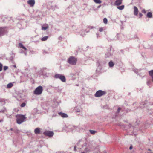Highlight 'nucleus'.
Segmentation results:
<instances>
[{
  "label": "nucleus",
  "instance_id": "nucleus-1",
  "mask_svg": "<svg viewBox=\"0 0 153 153\" xmlns=\"http://www.w3.org/2000/svg\"><path fill=\"white\" fill-rule=\"evenodd\" d=\"M82 148L84 149L86 153L91 152L94 148L93 146L91 144H89L87 145L86 143H85L82 146Z\"/></svg>",
  "mask_w": 153,
  "mask_h": 153
},
{
  "label": "nucleus",
  "instance_id": "nucleus-2",
  "mask_svg": "<svg viewBox=\"0 0 153 153\" xmlns=\"http://www.w3.org/2000/svg\"><path fill=\"white\" fill-rule=\"evenodd\" d=\"M16 122L18 124H21L22 123L25 121L26 117L23 115H18L16 116Z\"/></svg>",
  "mask_w": 153,
  "mask_h": 153
},
{
  "label": "nucleus",
  "instance_id": "nucleus-3",
  "mask_svg": "<svg viewBox=\"0 0 153 153\" xmlns=\"http://www.w3.org/2000/svg\"><path fill=\"white\" fill-rule=\"evenodd\" d=\"M55 79H59L62 82H66V78L65 76L62 74H56L54 76Z\"/></svg>",
  "mask_w": 153,
  "mask_h": 153
},
{
  "label": "nucleus",
  "instance_id": "nucleus-4",
  "mask_svg": "<svg viewBox=\"0 0 153 153\" xmlns=\"http://www.w3.org/2000/svg\"><path fill=\"white\" fill-rule=\"evenodd\" d=\"M77 60L75 57L73 56L70 57L68 60V62L70 64L75 65L76 63Z\"/></svg>",
  "mask_w": 153,
  "mask_h": 153
},
{
  "label": "nucleus",
  "instance_id": "nucleus-5",
  "mask_svg": "<svg viewBox=\"0 0 153 153\" xmlns=\"http://www.w3.org/2000/svg\"><path fill=\"white\" fill-rule=\"evenodd\" d=\"M43 88L41 86H39L36 88L34 92L35 94L39 95L41 94L43 91Z\"/></svg>",
  "mask_w": 153,
  "mask_h": 153
},
{
  "label": "nucleus",
  "instance_id": "nucleus-6",
  "mask_svg": "<svg viewBox=\"0 0 153 153\" xmlns=\"http://www.w3.org/2000/svg\"><path fill=\"white\" fill-rule=\"evenodd\" d=\"M106 94V92L105 91H103L101 90H99L96 92L94 96L96 97H99L105 95Z\"/></svg>",
  "mask_w": 153,
  "mask_h": 153
},
{
  "label": "nucleus",
  "instance_id": "nucleus-7",
  "mask_svg": "<svg viewBox=\"0 0 153 153\" xmlns=\"http://www.w3.org/2000/svg\"><path fill=\"white\" fill-rule=\"evenodd\" d=\"M111 47L108 50V52L106 53L105 54V58H111L112 57L113 55V52L111 51Z\"/></svg>",
  "mask_w": 153,
  "mask_h": 153
},
{
  "label": "nucleus",
  "instance_id": "nucleus-8",
  "mask_svg": "<svg viewBox=\"0 0 153 153\" xmlns=\"http://www.w3.org/2000/svg\"><path fill=\"white\" fill-rule=\"evenodd\" d=\"M43 134L46 136H48L49 137H52L54 133L52 131H45L43 133Z\"/></svg>",
  "mask_w": 153,
  "mask_h": 153
},
{
  "label": "nucleus",
  "instance_id": "nucleus-9",
  "mask_svg": "<svg viewBox=\"0 0 153 153\" xmlns=\"http://www.w3.org/2000/svg\"><path fill=\"white\" fill-rule=\"evenodd\" d=\"M149 103L147 102V101H145L144 102H142L140 103V107L141 108H143L147 106L148 105H149Z\"/></svg>",
  "mask_w": 153,
  "mask_h": 153
},
{
  "label": "nucleus",
  "instance_id": "nucleus-10",
  "mask_svg": "<svg viewBox=\"0 0 153 153\" xmlns=\"http://www.w3.org/2000/svg\"><path fill=\"white\" fill-rule=\"evenodd\" d=\"M7 33V30L4 28H0V36L4 35Z\"/></svg>",
  "mask_w": 153,
  "mask_h": 153
},
{
  "label": "nucleus",
  "instance_id": "nucleus-11",
  "mask_svg": "<svg viewBox=\"0 0 153 153\" xmlns=\"http://www.w3.org/2000/svg\"><path fill=\"white\" fill-rule=\"evenodd\" d=\"M27 2L30 7H33L35 4V1L34 0H29L27 1Z\"/></svg>",
  "mask_w": 153,
  "mask_h": 153
},
{
  "label": "nucleus",
  "instance_id": "nucleus-12",
  "mask_svg": "<svg viewBox=\"0 0 153 153\" xmlns=\"http://www.w3.org/2000/svg\"><path fill=\"white\" fill-rule=\"evenodd\" d=\"M97 64L98 65V67L97 68V69L96 70L97 71H99L102 68L101 66L102 65V62H97Z\"/></svg>",
  "mask_w": 153,
  "mask_h": 153
},
{
  "label": "nucleus",
  "instance_id": "nucleus-13",
  "mask_svg": "<svg viewBox=\"0 0 153 153\" xmlns=\"http://www.w3.org/2000/svg\"><path fill=\"white\" fill-rule=\"evenodd\" d=\"M89 31H86V30L82 29L81 30L80 32V35L83 36L85 35L86 33L88 32Z\"/></svg>",
  "mask_w": 153,
  "mask_h": 153
},
{
  "label": "nucleus",
  "instance_id": "nucleus-14",
  "mask_svg": "<svg viewBox=\"0 0 153 153\" xmlns=\"http://www.w3.org/2000/svg\"><path fill=\"white\" fill-rule=\"evenodd\" d=\"M58 114L63 118L67 117H68V115L66 114L61 112H59Z\"/></svg>",
  "mask_w": 153,
  "mask_h": 153
},
{
  "label": "nucleus",
  "instance_id": "nucleus-15",
  "mask_svg": "<svg viewBox=\"0 0 153 153\" xmlns=\"http://www.w3.org/2000/svg\"><path fill=\"white\" fill-rule=\"evenodd\" d=\"M122 0H116L115 2V4L117 6L120 5L122 3Z\"/></svg>",
  "mask_w": 153,
  "mask_h": 153
},
{
  "label": "nucleus",
  "instance_id": "nucleus-16",
  "mask_svg": "<svg viewBox=\"0 0 153 153\" xmlns=\"http://www.w3.org/2000/svg\"><path fill=\"white\" fill-rule=\"evenodd\" d=\"M34 133L36 134H38L40 133V129L39 128H37L34 130Z\"/></svg>",
  "mask_w": 153,
  "mask_h": 153
},
{
  "label": "nucleus",
  "instance_id": "nucleus-17",
  "mask_svg": "<svg viewBox=\"0 0 153 153\" xmlns=\"http://www.w3.org/2000/svg\"><path fill=\"white\" fill-rule=\"evenodd\" d=\"M134 14L136 16H137L138 13V9L137 8V7L136 6H134Z\"/></svg>",
  "mask_w": 153,
  "mask_h": 153
},
{
  "label": "nucleus",
  "instance_id": "nucleus-18",
  "mask_svg": "<svg viewBox=\"0 0 153 153\" xmlns=\"http://www.w3.org/2000/svg\"><path fill=\"white\" fill-rule=\"evenodd\" d=\"M149 74L152 78V81L153 82V70L149 71Z\"/></svg>",
  "mask_w": 153,
  "mask_h": 153
},
{
  "label": "nucleus",
  "instance_id": "nucleus-19",
  "mask_svg": "<svg viewBox=\"0 0 153 153\" xmlns=\"http://www.w3.org/2000/svg\"><path fill=\"white\" fill-rule=\"evenodd\" d=\"M108 65L110 67L112 68L114 66V64L112 61H111L108 63Z\"/></svg>",
  "mask_w": 153,
  "mask_h": 153
},
{
  "label": "nucleus",
  "instance_id": "nucleus-20",
  "mask_svg": "<svg viewBox=\"0 0 153 153\" xmlns=\"http://www.w3.org/2000/svg\"><path fill=\"white\" fill-rule=\"evenodd\" d=\"M19 46L21 48H22L23 49H24L25 50H27V48L24 47L22 44L21 43H19Z\"/></svg>",
  "mask_w": 153,
  "mask_h": 153
},
{
  "label": "nucleus",
  "instance_id": "nucleus-21",
  "mask_svg": "<svg viewBox=\"0 0 153 153\" xmlns=\"http://www.w3.org/2000/svg\"><path fill=\"white\" fill-rule=\"evenodd\" d=\"M69 128L70 129V131H72L75 128V126H69Z\"/></svg>",
  "mask_w": 153,
  "mask_h": 153
},
{
  "label": "nucleus",
  "instance_id": "nucleus-22",
  "mask_svg": "<svg viewBox=\"0 0 153 153\" xmlns=\"http://www.w3.org/2000/svg\"><path fill=\"white\" fill-rule=\"evenodd\" d=\"M81 110L80 108L76 107L75 109V111L76 112H80Z\"/></svg>",
  "mask_w": 153,
  "mask_h": 153
},
{
  "label": "nucleus",
  "instance_id": "nucleus-23",
  "mask_svg": "<svg viewBox=\"0 0 153 153\" xmlns=\"http://www.w3.org/2000/svg\"><path fill=\"white\" fill-rule=\"evenodd\" d=\"M152 13L150 12H149L148 13L147 16L148 18H151L152 17Z\"/></svg>",
  "mask_w": 153,
  "mask_h": 153
},
{
  "label": "nucleus",
  "instance_id": "nucleus-24",
  "mask_svg": "<svg viewBox=\"0 0 153 153\" xmlns=\"http://www.w3.org/2000/svg\"><path fill=\"white\" fill-rule=\"evenodd\" d=\"M13 84L12 83H10L7 85V87L9 88H10L13 86Z\"/></svg>",
  "mask_w": 153,
  "mask_h": 153
},
{
  "label": "nucleus",
  "instance_id": "nucleus-25",
  "mask_svg": "<svg viewBox=\"0 0 153 153\" xmlns=\"http://www.w3.org/2000/svg\"><path fill=\"white\" fill-rule=\"evenodd\" d=\"M124 7V6L123 5H121V6H118L117 7V8L120 10H123Z\"/></svg>",
  "mask_w": 153,
  "mask_h": 153
},
{
  "label": "nucleus",
  "instance_id": "nucleus-26",
  "mask_svg": "<svg viewBox=\"0 0 153 153\" xmlns=\"http://www.w3.org/2000/svg\"><path fill=\"white\" fill-rule=\"evenodd\" d=\"M93 1L96 4H100L102 3L100 0H93Z\"/></svg>",
  "mask_w": 153,
  "mask_h": 153
},
{
  "label": "nucleus",
  "instance_id": "nucleus-27",
  "mask_svg": "<svg viewBox=\"0 0 153 153\" xmlns=\"http://www.w3.org/2000/svg\"><path fill=\"white\" fill-rule=\"evenodd\" d=\"M48 38V36H44V37H43V38H42L41 39V40L42 41H45Z\"/></svg>",
  "mask_w": 153,
  "mask_h": 153
},
{
  "label": "nucleus",
  "instance_id": "nucleus-28",
  "mask_svg": "<svg viewBox=\"0 0 153 153\" xmlns=\"http://www.w3.org/2000/svg\"><path fill=\"white\" fill-rule=\"evenodd\" d=\"M48 27L47 25L46 26H42V29L43 30H45L48 28Z\"/></svg>",
  "mask_w": 153,
  "mask_h": 153
},
{
  "label": "nucleus",
  "instance_id": "nucleus-29",
  "mask_svg": "<svg viewBox=\"0 0 153 153\" xmlns=\"http://www.w3.org/2000/svg\"><path fill=\"white\" fill-rule=\"evenodd\" d=\"M103 23L105 24H107L108 22V20L106 18H105L103 19Z\"/></svg>",
  "mask_w": 153,
  "mask_h": 153
},
{
  "label": "nucleus",
  "instance_id": "nucleus-30",
  "mask_svg": "<svg viewBox=\"0 0 153 153\" xmlns=\"http://www.w3.org/2000/svg\"><path fill=\"white\" fill-rule=\"evenodd\" d=\"M6 111V108H4L1 110H0V113H3Z\"/></svg>",
  "mask_w": 153,
  "mask_h": 153
},
{
  "label": "nucleus",
  "instance_id": "nucleus-31",
  "mask_svg": "<svg viewBox=\"0 0 153 153\" xmlns=\"http://www.w3.org/2000/svg\"><path fill=\"white\" fill-rule=\"evenodd\" d=\"M89 131L91 134H94L96 132V131H95L91 130H89Z\"/></svg>",
  "mask_w": 153,
  "mask_h": 153
},
{
  "label": "nucleus",
  "instance_id": "nucleus-32",
  "mask_svg": "<svg viewBox=\"0 0 153 153\" xmlns=\"http://www.w3.org/2000/svg\"><path fill=\"white\" fill-rule=\"evenodd\" d=\"M134 71L138 75H140V73L138 72V71L137 69H134Z\"/></svg>",
  "mask_w": 153,
  "mask_h": 153
},
{
  "label": "nucleus",
  "instance_id": "nucleus-33",
  "mask_svg": "<svg viewBox=\"0 0 153 153\" xmlns=\"http://www.w3.org/2000/svg\"><path fill=\"white\" fill-rule=\"evenodd\" d=\"M26 105V103H25L23 102L21 104L20 106L22 107H25Z\"/></svg>",
  "mask_w": 153,
  "mask_h": 153
},
{
  "label": "nucleus",
  "instance_id": "nucleus-34",
  "mask_svg": "<svg viewBox=\"0 0 153 153\" xmlns=\"http://www.w3.org/2000/svg\"><path fill=\"white\" fill-rule=\"evenodd\" d=\"M76 74V72L75 73H71L70 74V75L72 77L73 76H75Z\"/></svg>",
  "mask_w": 153,
  "mask_h": 153
},
{
  "label": "nucleus",
  "instance_id": "nucleus-35",
  "mask_svg": "<svg viewBox=\"0 0 153 153\" xmlns=\"http://www.w3.org/2000/svg\"><path fill=\"white\" fill-rule=\"evenodd\" d=\"M57 116V115L56 113H54L52 115V117H56Z\"/></svg>",
  "mask_w": 153,
  "mask_h": 153
},
{
  "label": "nucleus",
  "instance_id": "nucleus-36",
  "mask_svg": "<svg viewBox=\"0 0 153 153\" xmlns=\"http://www.w3.org/2000/svg\"><path fill=\"white\" fill-rule=\"evenodd\" d=\"M8 68V67L7 66H4L3 68V69L5 71Z\"/></svg>",
  "mask_w": 153,
  "mask_h": 153
},
{
  "label": "nucleus",
  "instance_id": "nucleus-37",
  "mask_svg": "<svg viewBox=\"0 0 153 153\" xmlns=\"http://www.w3.org/2000/svg\"><path fill=\"white\" fill-rule=\"evenodd\" d=\"M121 110V108H119L118 109H117V113H118L120 111V110Z\"/></svg>",
  "mask_w": 153,
  "mask_h": 153
},
{
  "label": "nucleus",
  "instance_id": "nucleus-38",
  "mask_svg": "<svg viewBox=\"0 0 153 153\" xmlns=\"http://www.w3.org/2000/svg\"><path fill=\"white\" fill-rule=\"evenodd\" d=\"M2 65L0 63V71H1L2 70Z\"/></svg>",
  "mask_w": 153,
  "mask_h": 153
},
{
  "label": "nucleus",
  "instance_id": "nucleus-39",
  "mask_svg": "<svg viewBox=\"0 0 153 153\" xmlns=\"http://www.w3.org/2000/svg\"><path fill=\"white\" fill-rule=\"evenodd\" d=\"M103 30V28L102 27L100 28L99 29V31L100 32H102Z\"/></svg>",
  "mask_w": 153,
  "mask_h": 153
},
{
  "label": "nucleus",
  "instance_id": "nucleus-40",
  "mask_svg": "<svg viewBox=\"0 0 153 153\" xmlns=\"http://www.w3.org/2000/svg\"><path fill=\"white\" fill-rule=\"evenodd\" d=\"M56 7V6H52L51 7V9L53 10H55V7Z\"/></svg>",
  "mask_w": 153,
  "mask_h": 153
},
{
  "label": "nucleus",
  "instance_id": "nucleus-41",
  "mask_svg": "<svg viewBox=\"0 0 153 153\" xmlns=\"http://www.w3.org/2000/svg\"><path fill=\"white\" fill-rule=\"evenodd\" d=\"M88 27L90 28V29H93L95 28V27H94L93 26H88Z\"/></svg>",
  "mask_w": 153,
  "mask_h": 153
},
{
  "label": "nucleus",
  "instance_id": "nucleus-42",
  "mask_svg": "<svg viewBox=\"0 0 153 153\" xmlns=\"http://www.w3.org/2000/svg\"><path fill=\"white\" fill-rule=\"evenodd\" d=\"M43 53L44 54H47L49 53V52H46L45 50H44L43 51Z\"/></svg>",
  "mask_w": 153,
  "mask_h": 153
},
{
  "label": "nucleus",
  "instance_id": "nucleus-43",
  "mask_svg": "<svg viewBox=\"0 0 153 153\" xmlns=\"http://www.w3.org/2000/svg\"><path fill=\"white\" fill-rule=\"evenodd\" d=\"M142 12L143 13H146V11L144 9H143L142 10Z\"/></svg>",
  "mask_w": 153,
  "mask_h": 153
},
{
  "label": "nucleus",
  "instance_id": "nucleus-44",
  "mask_svg": "<svg viewBox=\"0 0 153 153\" xmlns=\"http://www.w3.org/2000/svg\"><path fill=\"white\" fill-rule=\"evenodd\" d=\"M4 102V99H0V103Z\"/></svg>",
  "mask_w": 153,
  "mask_h": 153
},
{
  "label": "nucleus",
  "instance_id": "nucleus-45",
  "mask_svg": "<svg viewBox=\"0 0 153 153\" xmlns=\"http://www.w3.org/2000/svg\"><path fill=\"white\" fill-rule=\"evenodd\" d=\"M139 15L140 17H141L143 16L142 14L141 13H139Z\"/></svg>",
  "mask_w": 153,
  "mask_h": 153
},
{
  "label": "nucleus",
  "instance_id": "nucleus-46",
  "mask_svg": "<svg viewBox=\"0 0 153 153\" xmlns=\"http://www.w3.org/2000/svg\"><path fill=\"white\" fill-rule=\"evenodd\" d=\"M76 146H75L74 147V151H76Z\"/></svg>",
  "mask_w": 153,
  "mask_h": 153
},
{
  "label": "nucleus",
  "instance_id": "nucleus-47",
  "mask_svg": "<svg viewBox=\"0 0 153 153\" xmlns=\"http://www.w3.org/2000/svg\"><path fill=\"white\" fill-rule=\"evenodd\" d=\"M150 81H149V82H147V85H149V84H150Z\"/></svg>",
  "mask_w": 153,
  "mask_h": 153
},
{
  "label": "nucleus",
  "instance_id": "nucleus-48",
  "mask_svg": "<svg viewBox=\"0 0 153 153\" xmlns=\"http://www.w3.org/2000/svg\"><path fill=\"white\" fill-rule=\"evenodd\" d=\"M96 35H97V38H98V37L99 36V34L98 33H97L96 34Z\"/></svg>",
  "mask_w": 153,
  "mask_h": 153
},
{
  "label": "nucleus",
  "instance_id": "nucleus-49",
  "mask_svg": "<svg viewBox=\"0 0 153 153\" xmlns=\"http://www.w3.org/2000/svg\"><path fill=\"white\" fill-rule=\"evenodd\" d=\"M101 7V5H100L97 7V8H100Z\"/></svg>",
  "mask_w": 153,
  "mask_h": 153
},
{
  "label": "nucleus",
  "instance_id": "nucleus-50",
  "mask_svg": "<svg viewBox=\"0 0 153 153\" xmlns=\"http://www.w3.org/2000/svg\"><path fill=\"white\" fill-rule=\"evenodd\" d=\"M132 146H131L130 147L129 149H132Z\"/></svg>",
  "mask_w": 153,
  "mask_h": 153
},
{
  "label": "nucleus",
  "instance_id": "nucleus-51",
  "mask_svg": "<svg viewBox=\"0 0 153 153\" xmlns=\"http://www.w3.org/2000/svg\"><path fill=\"white\" fill-rule=\"evenodd\" d=\"M81 141L80 140L79 141V142L77 143V145L78 146L79 144V143Z\"/></svg>",
  "mask_w": 153,
  "mask_h": 153
},
{
  "label": "nucleus",
  "instance_id": "nucleus-52",
  "mask_svg": "<svg viewBox=\"0 0 153 153\" xmlns=\"http://www.w3.org/2000/svg\"><path fill=\"white\" fill-rule=\"evenodd\" d=\"M13 66L15 68H16V65H13Z\"/></svg>",
  "mask_w": 153,
  "mask_h": 153
},
{
  "label": "nucleus",
  "instance_id": "nucleus-53",
  "mask_svg": "<svg viewBox=\"0 0 153 153\" xmlns=\"http://www.w3.org/2000/svg\"><path fill=\"white\" fill-rule=\"evenodd\" d=\"M24 54L26 56L27 55V53L26 52H24Z\"/></svg>",
  "mask_w": 153,
  "mask_h": 153
},
{
  "label": "nucleus",
  "instance_id": "nucleus-54",
  "mask_svg": "<svg viewBox=\"0 0 153 153\" xmlns=\"http://www.w3.org/2000/svg\"><path fill=\"white\" fill-rule=\"evenodd\" d=\"M3 121V120H0V122H2Z\"/></svg>",
  "mask_w": 153,
  "mask_h": 153
},
{
  "label": "nucleus",
  "instance_id": "nucleus-55",
  "mask_svg": "<svg viewBox=\"0 0 153 153\" xmlns=\"http://www.w3.org/2000/svg\"><path fill=\"white\" fill-rule=\"evenodd\" d=\"M148 153H153V152H148Z\"/></svg>",
  "mask_w": 153,
  "mask_h": 153
},
{
  "label": "nucleus",
  "instance_id": "nucleus-56",
  "mask_svg": "<svg viewBox=\"0 0 153 153\" xmlns=\"http://www.w3.org/2000/svg\"><path fill=\"white\" fill-rule=\"evenodd\" d=\"M148 151H150V152H151V149H148Z\"/></svg>",
  "mask_w": 153,
  "mask_h": 153
},
{
  "label": "nucleus",
  "instance_id": "nucleus-57",
  "mask_svg": "<svg viewBox=\"0 0 153 153\" xmlns=\"http://www.w3.org/2000/svg\"><path fill=\"white\" fill-rule=\"evenodd\" d=\"M81 153H86L85 151V152H81Z\"/></svg>",
  "mask_w": 153,
  "mask_h": 153
},
{
  "label": "nucleus",
  "instance_id": "nucleus-58",
  "mask_svg": "<svg viewBox=\"0 0 153 153\" xmlns=\"http://www.w3.org/2000/svg\"><path fill=\"white\" fill-rule=\"evenodd\" d=\"M13 128H11L10 129V130H11V131H12L13 130Z\"/></svg>",
  "mask_w": 153,
  "mask_h": 153
}]
</instances>
